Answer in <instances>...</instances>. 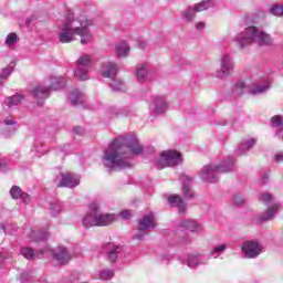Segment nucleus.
<instances>
[{
	"label": "nucleus",
	"mask_w": 283,
	"mask_h": 283,
	"mask_svg": "<svg viewBox=\"0 0 283 283\" xmlns=\"http://www.w3.org/2000/svg\"><path fill=\"white\" fill-rule=\"evenodd\" d=\"M21 255H23V258H25L27 260H36V258H41V255L43 253H45V251L40 250L39 253H34V250H32V248H22L20 250Z\"/></svg>",
	"instance_id": "393cba45"
},
{
	"label": "nucleus",
	"mask_w": 283,
	"mask_h": 283,
	"mask_svg": "<svg viewBox=\"0 0 283 283\" xmlns=\"http://www.w3.org/2000/svg\"><path fill=\"white\" fill-rule=\"evenodd\" d=\"M53 259L59 262V264H67L70 260H72V254H70V251L65 247H57L53 251Z\"/></svg>",
	"instance_id": "4468645a"
},
{
	"label": "nucleus",
	"mask_w": 283,
	"mask_h": 283,
	"mask_svg": "<svg viewBox=\"0 0 283 283\" xmlns=\"http://www.w3.org/2000/svg\"><path fill=\"white\" fill-rule=\"evenodd\" d=\"M224 251H227V244H220L211 250L210 255L212 258H218V255H220V253H224Z\"/></svg>",
	"instance_id": "4c0bfd02"
},
{
	"label": "nucleus",
	"mask_w": 283,
	"mask_h": 283,
	"mask_svg": "<svg viewBox=\"0 0 283 283\" xmlns=\"http://www.w3.org/2000/svg\"><path fill=\"white\" fill-rule=\"evenodd\" d=\"M271 199H272V197L269 193L261 195V197H260V201L263 202L264 205H269Z\"/></svg>",
	"instance_id": "c03bdc74"
},
{
	"label": "nucleus",
	"mask_w": 283,
	"mask_h": 283,
	"mask_svg": "<svg viewBox=\"0 0 283 283\" xmlns=\"http://www.w3.org/2000/svg\"><path fill=\"white\" fill-rule=\"evenodd\" d=\"M10 196L13 200H19L20 198L24 202H28V193L23 192V190H21L19 186H13L10 189Z\"/></svg>",
	"instance_id": "bb28decb"
},
{
	"label": "nucleus",
	"mask_w": 283,
	"mask_h": 283,
	"mask_svg": "<svg viewBox=\"0 0 283 283\" xmlns=\"http://www.w3.org/2000/svg\"><path fill=\"white\" fill-rule=\"evenodd\" d=\"M14 72V67L8 66L0 71V85H3L4 81Z\"/></svg>",
	"instance_id": "e433bc0d"
},
{
	"label": "nucleus",
	"mask_w": 283,
	"mask_h": 283,
	"mask_svg": "<svg viewBox=\"0 0 283 283\" xmlns=\"http://www.w3.org/2000/svg\"><path fill=\"white\" fill-rule=\"evenodd\" d=\"M99 277L102 280H112L114 277V272L112 270H103L99 272Z\"/></svg>",
	"instance_id": "a19ab883"
},
{
	"label": "nucleus",
	"mask_w": 283,
	"mask_h": 283,
	"mask_svg": "<svg viewBox=\"0 0 283 283\" xmlns=\"http://www.w3.org/2000/svg\"><path fill=\"white\" fill-rule=\"evenodd\" d=\"M17 122L14 119H6L4 120V127H3V132L4 133H9V134H14V132H17Z\"/></svg>",
	"instance_id": "72a5a7b5"
},
{
	"label": "nucleus",
	"mask_w": 283,
	"mask_h": 283,
	"mask_svg": "<svg viewBox=\"0 0 283 283\" xmlns=\"http://www.w3.org/2000/svg\"><path fill=\"white\" fill-rule=\"evenodd\" d=\"M34 23H36V17L31 15L27 18V21H25L27 28H31V25H34Z\"/></svg>",
	"instance_id": "37998d69"
},
{
	"label": "nucleus",
	"mask_w": 283,
	"mask_h": 283,
	"mask_svg": "<svg viewBox=\"0 0 283 283\" xmlns=\"http://www.w3.org/2000/svg\"><path fill=\"white\" fill-rule=\"evenodd\" d=\"M0 171H6V164H0Z\"/></svg>",
	"instance_id": "864d4df0"
},
{
	"label": "nucleus",
	"mask_w": 283,
	"mask_h": 283,
	"mask_svg": "<svg viewBox=\"0 0 283 283\" xmlns=\"http://www.w3.org/2000/svg\"><path fill=\"white\" fill-rule=\"evenodd\" d=\"M39 240H48L50 234L48 232H36Z\"/></svg>",
	"instance_id": "49530a36"
},
{
	"label": "nucleus",
	"mask_w": 283,
	"mask_h": 283,
	"mask_svg": "<svg viewBox=\"0 0 283 283\" xmlns=\"http://www.w3.org/2000/svg\"><path fill=\"white\" fill-rule=\"evenodd\" d=\"M93 23L92 20L86 18L66 19L60 27L59 41L60 43H72L80 36L82 45H87L92 43L94 39V33H92Z\"/></svg>",
	"instance_id": "f03ea898"
},
{
	"label": "nucleus",
	"mask_w": 283,
	"mask_h": 283,
	"mask_svg": "<svg viewBox=\"0 0 283 283\" xmlns=\"http://www.w3.org/2000/svg\"><path fill=\"white\" fill-rule=\"evenodd\" d=\"M49 211L53 218H56L61 211H63V203L61 202H51L49 206Z\"/></svg>",
	"instance_id": "473e14b6"
},
{
	"label": "nucleus",
	"mask_w": 283,
	"mask_h": 283,
	"mask_svg": "<svg viewBox=\"0 0 283 283\" xmlns=\"http://www.w3.org/2000/svg\"><path fill=\"white\" fill-rule=\"evenodd\" d=\"M118 73V64L114 62H104L102 64V76L104 78H114Z\"/></svg>",
	"instance_id": "2eb2a0df"
},
{
	"label": "nucleus",
	"mask_w": 283,
	"mask_h": 283,
	"mask_svg": "<svg viewBox=\"0 0 283 283\" xmlns=\"http://www.w3.org/2000/svg\"><path fill=\"white\" fill-rule=\"evenodd\" d=\"M74 134H77V136H81V134H83V127L80 126H75L73 128Z\"/></svg>",
	"instance_id": "09e8293b"
},
{
	"label": "nucleus",
	"mask_w": 283,
	"mask_h": 283,
	"mask_svg": "<svg viewBox=\"0 0 283 283\" xmlns=\"http://www.w3.org/2000/svg\"><path fill=\"white\" fill-rule=\"evenodd\" d=\"M275 163H283V154L279 153L274 156Z\"/></svg>",
	"instance_id": "de8ad7c7"
},
{
	"label": "nucleus",
	"mask_w": 283,
	"mask_h": 283,
	"mask_svg": "<svg viewBox=\"0 0 283 283\" xmlns=\"http://www.w3.org/2000/svg\"><path fill=\"white\" fill-rule=\"evenodd\" d=\"M261 180H262L263 185H266V182H269V175H268V172L263 174Z\"/></svg>",
	"instance_id": "3c124183"
},
{
	"label": "nucleus",
	"mask_w": 283,
	"mask_h": 283,
	"mask_svg": "<svg viewBox=\"0 0 283 283\" xmlns=\"http://www.w3.org/2000/svg\"><path fill=\"white\" fill-rule=\"evenodd\" d=\"M182 263L187 264L189 269H196L197 266H200V264H205L202 262V254H188Z\"/></svg>",
	"instance_id": "aec40b11"
},
{
	"label": "nucleus",
	"mask_w": 283,
	"mask_h": 283,
	"mask_svg": "<svg viewBox=\"0 0 283 283\" xmlns=\"http://www.w3.org/2000/svg\"><path fill=\"white\" fill-rule=\"evenodd\" d=\"M147 48V42L145 41H139L138 42V49L139 50H145Z\"/></svg>",
	"instance_id": "8fccbe9b"
},
{
	"label": "nucleus",
	"mask_w": 283,
	"mask_h": 283,
	"mask_svg": "<svg viewBox=\"0 0 283 283\" xmlns=\"http://www.w3.org/2000/svg\"><path fill=\"white\" fill-rule=\"evenodd\" d=\"M233 70H235V62L233 56L229 53H224L220 57V71L217 73V78H227L233 76Z\"/></svg>",
	"instance_id": "1a4fd4ad"
},
{
	"label": "nucleus",
	"mask_w": 283,
	"mask_h": 283,
	"mask_svg": "<svg viewBox=\"0 0 283 283\" xmlns=\"http://www.w3.org/2000/svg\"><path fill=\"white\" fill-rule=\"evenodd\" d=\"M270 14H273L274 17H283V7L280 4H273L270 8Z\"/></svg>",
	"instance_id": "58836bf2"
},
{
	"label": "nucleus",
	"mask_w": 283,
	"mask_h": 283,
	"mask_svg": "<svg viewBox=\"0 0 283 283\" xmlns=\"http://www.w3.org/2000/svg\"><path fill=\"white\" fill-rule=\"evenodd\" d=\"M17 41H19V35H17V33H9L4 43L8 48H14L17 45Z\"/></svg>",
	"instance_id": "c9c22d12"
},
{
	"label": "nucleus",
	"mask_w": 283,
	"mask_h": 283,
	"mask_svg": "<svg viewBox=\"0 0 283 283\" xmlns=\"http://www.w3.org/2000/svg\"><path fill=\"white\" fill-rule=\"evenodd\" d=\"M115 220L116 214L101 212V206L95 201L90 205V212L86 213L82 222L86 229H90L91 227H108Z\"/></svg>",
	"instance_id": "7ed1b4c3"
},
{
	"label": "nucleus",
	"mask_w": 283,
	"mask_h": 283,
	"mask_svg": "<svg viewBox=\"0 0 283 283\" xmlns=\"http://www.w3.org/2000/svg\"><path fill=\"white\" fill-rule=\"evenodd\" d=\"M270 87L271 85L269 84V82H265L263 85H256L254 88H252L250 91V94H264V92H269Z\"/></svg>",
	"instance_id": "f704fd0d"
},
{
	"label": "nucleus",
	"mask_w": 283,
	"mask_h": 283,
	"mask_svg": "<svg viewBox=\"0 0 283 283\" xmlns=\"http://www.w3.org/2000/svg\"><path fill=\"white\" fill-rule=\"evenodd\" d=\"M1 230L6 231V226L1 224Z\"/></svg>",
	"instance_id": "4d7b16f0"
},
{
	"label": "nucleus",
	"mask_w": 283,
	"mask_h": 283,
	"mask_svg": "<svg viewBox=\"0 0 283 283\" xmlns=\"http://www.w3.org/2000/svg\"><path fill=\"white\" fill-rule=\"evenodd\" d=\"M255 147V139L250 138L244 142H242L241 147L237 150L238 156H244L249 149H253Z\"/></svg>",
	"instance_id": "b1692460"
},
{
	"label": "nucleus",
	"mask_w": 283,
	"mask_h": 283,
	"mask_svg": "<svg viewBox=\"0 0 283 283\" xmlns=\"http://www.w3.org/2000/svg\"><path fill=\"white\" fill-rule=\"evenodd\" d=\"M233 94L242 96L244 94V82H238L233 88Z\"/></svg>",
	"instance_id": "ea45409f"
},
{
	"label": "nucleus",
	"mask_w": 283,
	"mask_h": 283,
	"mask_svg": "<svg viewBox=\"0 0 283 283\" xmlns=\"http://www.w3.org/2000/svg\"><path fill=\"white\" fill-rule=\"evenodd\" d=\"M180 180L182 182L184 197L186 198V200H191V198H193V190H191V186L189 184L193 182L196 178L193 176L182 174L180 176Z\"/></svg>",
	"instance_id": "ddd939ff"
},
{
	"label": "nucleus",
	"mask_w": 283,
	"mask_h": 283,
	"mask_svg": "<svg viewBox=\"0 0 283 283\" xmlns=\"http://www.w3.org/2000/svg\"><path fill=\"white\" fill-rule=\"evenodd\" d=\"M156 229V221L154 220V214H146L138 221V228L134 235L136 240H143V237L147 235V231Z\"/></svg>",
	"instance_id": "9d476101"
},
{
	"label": "nucleus",
	"mask_w": 283,
	"mask_h": 283,
	"mask_svg": "<svg viewBox=\"0 0 283 283\" xmlns=\"http://www.w3.org/2000/svg\"><path fill=\"white\" fill-rule=\"evenodd\" d=\"M181 19L186 23H193V20L196 19V9H193V7H188L187 9H184L181 11Z\"/></svg>",
	"instance_id": "a878e982"
},
{
	"label": "nucleus",
	"mask_w": 283,
	"mask_h": 283,
	"mask_svg": "<svg viewBox=\"0 0 283 283\" xmlns=\"http://www.w3.org/2000/svg\"><path fill=\"white\" fill-rule=\"evenodd\" d=\"M135 74L138 83H145V81H147V76L149 75V65L147 64L137 65Z\"/></svg>",
	"instance_id": "412c9836"
},
{
	"label": "nucleus",
	"mask_w": 283,
	"mask_h": 283,
	"mask_svg": "<svg viewBox=\"0 0 283 283\" xmlns=\"http://www.w3.org/2000/svg\"><path fill=\"white\" fill-rule=\"evenodd\" d=\"M81 184V177L74 172L61 174V180L57 187H66L69 189H74Z\"/></svg>",
	"instance_id": "f8f14e48"
},
{
	"label": "nucleus",
	"mask_w": 283,
	"mask_h": 283,
	"mask_svg": "<svg viewBox=\"0 0 283 283\" xmlns=\"http://www.w3.org/2000/svg\"><path fill=\"white\" fill-rule=\"evenodd\" d=\"M168 202L171 207H177L179 209V213L185 216V211H187V205L182 201V198L178 195H172L168 197Z\"/></svg>",
	"instance_id": "6ab92c4d"
},
{
	"label": "nucleus",
	"mask_w": 283,
	"mask_h": 283,
	"mask_svg": "<svg viewBox=\"0 0 283 283\" xmlns=\"http://www.w3.org/2000/svg\"><path fill=\"white\" fill-rule=\"evenodd\" d=\"M115 52L117 56H127L129 54V45L126 42H122L115 45Z\"/></svg>",
	"instance_id": "2f4dec72"
},
{
	"label": "nucleus",
	"mask_w": 283,
	"mask_h": 283,
	"mask_svg": "<svg viewBox=\"0 0 283 283\" xmlns=\"http://www.w3.org/2000/svg\"><path fill=\"white\" fill-rule=\"evenodd\" d=\"M108 85L112 87L113 92H123L125 90V83L116 78V76L111 77Z\"/></svg>",
	"instance_id": "c756f323"
},
{
	"label": "nucleus",
	"mask_w": 283,
	"mask_h": 283,
	"mask_svg": "<svg viewBox=\"0 0 283 283\" xmlns=\"http://www.w3.org/2000/svg\"><path fill=\"white\" fill-rule=\"evenodd\" d=\"M143 151V145L136 138L118 137L104 150L103 165L111 171L129 169V158L138 156Z\"/></svg>",
	"instance_id": "f257e3e1"
},
{
	"label": "nucleus",
	"mask_w": 283,
	"mask_h": 283,
	"mask_svg": "<svg viewBox=\"0 0 283 283\" xmlns=\"http://www.w3.org/2000/svg\"><path fill=\"white\" fill-rule=\"evenodd\" d=\"M233 158L231 157L224 159L219 166L206 165L200 171V178L203 182H218V176L233 171Z\"/></svg>",
	"instance_id": "39448f33"
},
{
	"label": "nucleus",
	"mask_w": 283,
	"mask_h": 283,
	"mask_svg": "<svg viewBox=\"0 0 283 283\" xmlns=\"http://www.w3.org/2000/svg\"><path fill=\"white\" fill-rule=\"evenodd\" d=\"M237 42L240 48H247V45H251V43H258V45L266 46L271 45L273 40L271 39V35L256 27H249L237 38Z\"/></svg>",
	"instance_id": "20e7f679"
},
{
	"label": "nucleus",
	"mask_w": 283,
	"mask_h": 283,
	"mask_svg": "<svg viewBox=\"0 0 283 283\" xmlns=\"http://www.w3.org/2000/svg\"><path fill=\"white\" fill-rule=\"evenodd\" d=\"M23 95L15 94L13 96H9L4 98V105L9 107V109H12L13 107H18V105H21L23 103Z\"/></svg>",
	"instance_id": "4be33fe9"
},
{
	"label": "nucleus",
	"mask_w": 283,
	"mask_h": 283,
	"mask_svg": "<svg viewBox=\"0 0 283 283\" xmlns=\"http://www.w3.org/2000/svg\"><path fill=\"white\" fill-rule=\"evenodd\" d=\"M241 251L244 258L253 259V258H258V255L262 253L263 248L261 247L260 242L252 240V241H245L241 247Z\"/></svg>",
	"instance_id": "9b49d317"
},
{
	"label": "nucleus",
	"mask_w": 283,
	"mask_h": 283,
	"mask_svg": "<svg viewBox=\"0 0 283 283\" xmlns=\"http://www.w3.org/2000/svg\"><path fill=\"white\" fill-rule=\"evenodd\" d=\"M247 201V199H244V195L242 193H235L234 195V205H237V207H242V205Z\"/></svg>",
	"instance_id": "79ce46f5"
},
{
	"label": "nucleus",
	"mask_w": 283,
	"mask_h": 283,
	"mask_svg": "<svg viewBox=\"0 0 283 283\" xmlns=\"http://www.w3.org/2000/svg\"><path fill=\"white\" fill-rule=\"evenodd\" d=\"M167 109V102L163 96H156L154 101V112L155 114H165Z\"/></svg>",
	"instance_id": "5701e85b"
},
{
	"label": "nucleus",
	"mask_w": 283,
	"mask_h": 283,
	"mask_svg": "<svg viewBox=\"0 0 283 283\" xmlns=\"http://www.w3.org/2000/svg\"><path fill=\"white\" fill-rule=\"evenodd\" d=\"M6 260V256H3V253H0V264Z\"/></svg>",
	"instance_id": "5fc2aeb1"
},
{
	"label": "nucleus",
	"mask_w": 283,
	"mask_h": 283,
	"mask_svg": "<svg viewBox=\"0 0 283 283\" xmlns=\"http://www.w3.org/2000/svg\"><path fill=\"white\" fill-rule=\"evenodd\" d=\"M67 85V82L63 77H51V85L50 87L38 85L33 88L31 92L34 101L38 103V105H43L42 101H45V98H49L50 96V90H63Z\"/></svg>",
	"instance_id": "423d86ee"
},
{
	"label": "nucleus",
	"mask_w": 283,
	"mask_h": 283,
	"mask_svg": "<svg viewBox=\"0 0 283 283\" xmlns=\"http://www.w3.org/2000/svg\"><path fill=\"white\" fill-rule=\"evenodd\" d=\"M179 226L182 229H187L188 231H191L192 233H200V231H202V224L190 219H185L180 221Z\"/></svg>",
	"instance_id": "a211bd4d"
},
{
	"label": "nucleus",
	"mask_w": 283,
	"mask_h": 283,
	"mask_svg": "<svg viewBox=\"0 0 283 283\" xmlns=\"http://www.w3.org/2000/svg\"><path fill=\"white\" fill-rule=\"evenodd\" d=\"M195 25H196V29H197V30H203V28H205V22H197Z\"/></svg>",
	"instance_id": "603ef678"
},
{
	"label": "nucleus",
	"mask_w": 283,
	"mask_h": 283,
	"mask_svg": "<svg viewBox=\"0 0 283 283\" xmlns=\"http://www.w3.org/2000/svg\"><path fill=\"white\" fill-rule=\"evenodd\" d=\"M181 164L182 154L177 150H164L157 159V166L159 169H165V167H176Z\"/></svg>",
	"instance_id": "0eeeda50"
},
{
	"label": "nucleus",
	"mask_w": 283,
	"mask_h": 283,
	"mask_svg": "<svg viewBox=\"0 0 283 283\" xmlns=\"http://www.w3.org/2000/svg\"><path fill=\"white\" fill-rule=\"evenodd\" d=\"M104 251L107 253L109 262H116L118 260V253L123 251V248L114 243H108L105 245Z\"/></svg>",
	"instance_id": "f3484780"
},
{
	"label": "nucleus",
	"mask_w": 283,
	"mask_h": 283,
	"mask_svg": "<svg viewBox=\"0 0 283 283\" xmlns=\"http://www.w3.org/2000/svg\"><path fill=\"white\" fill-rule=\"evenodd\" d=\"M70 101L71 104L73 105H81L83 104V101H85V97L83 96V93H81V91L78 90H73L70 94Z\"/></svg>",
	"instance_id": "c85d7f7f"
},
{
	"label": "nucleus",
	"mask_w": 283,
	"mask_h": 283,
	"mask_svg": "<svg viewBox=\"0 0 283 283\" xmlns=\"http://www.w3.org/2000/svg\"><path fill=\"white\" fill-rule=\"evenodd\" d=\"M21 280H25V274L22 273L21 276H20Z\"/></svg>",
	"instance_id": "6e6d98bb"
},
{
	"label": "nucleus",
	"mask_w": 283,
	"mask_h": 283,
	"mask_svg": "<svg viewBox=\"0 0 283 283\" xmlns=\"http://www.w3.org/2000/svg\"><path fill=\"white\" fill-rule=\"evenodd\" d=\"M272 126L275 127L276 136H282L283 138V117L281 115H275L271 118Z\"/></svg>",
	"instance_id": "cd10ccee"
},
{
	"label": "nucleus",
	"mask_w": 283,
	"mask_h": 283,
	"mask_svg": "<svg viewBox=\"0 0 283 283\" xmlns=\"http://www.w3.org/2000/svg\"><path fill=\"white\" fill-rule=\"evenodd\" d=\"M280 210V203L272 205L265 212H263L259 219L258 223L261 224V222H269V220H273L275 218V213Z\"/></svg>",
	"instance_id": "dca6fc26"
},
{
	"label": "nucleus",
	"mask_w": 283,
	"mask_h": 283,
	"mask_svg": "<svg viewBox=\"0 0 283 283\" xmlns=\"http://www.w3.org/2000/svg\"><path fill=\"white\" fill-rule=\"evenodd\" d=\"M120 218H123V220H129V218H132V211L129 210H123L122 212H119Z\"/></svg>",
	"instance_id": "a18cd8bd"
},
{
	"label": "nucleus",
	"mask_w": 283,
	"mask_h": 283,
	"mask_svg": "<svg viewBox=\"0 0 283 283\" xmlns=\"http://www.w3.org/2000/svg\"><path fill=\"white\" fill-rule=\"evenodd\" d=\"M192 8L196 12H203V10H209V8H213V0H202L199 3H196Z\"/></svg>",
	"instance_id": "7c9ffc66"
},
{
	"label": "nucleus",
	"mask_w": 283,
	"mask_h": 283,
	"mask_svg": "<svg viewBox=\"0 0 283 283\" xmlns=\"http://www.w3.org/2000/svg\"><path fill=\"white\" fill-rule=\"evenodd\" d=\"M92 67V55L83 54L77 59L74 76L78 81H90V69Z\"/></svg>",
	"instance_id": "6e6552de"
}]
</instances>
